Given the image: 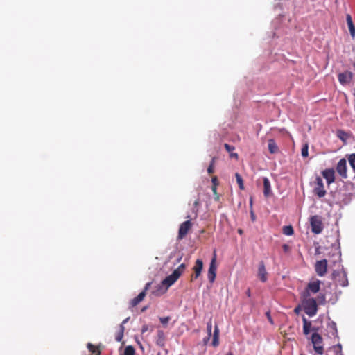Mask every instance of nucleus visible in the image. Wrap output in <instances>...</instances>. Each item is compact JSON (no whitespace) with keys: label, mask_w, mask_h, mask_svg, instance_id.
Here are the masks:
<instances>
[{"label":"nucleus","mask_w":355,"mask_h":355,"mask_svg":"<svg viewBox=\"0 0 355 355\" xmlns=\"http://www.w3.org/2000/svg\"><path fill=\"white\" fill-rule=\"evenodd\" d=\"M302 300V305L304 312L309 316H314L318 311L317 300L311 296L306 297L304 295H300Z\"/></svg>","instance_id":"1"},{"label":"nucleus","mask_w":355,"mask_h":355,"mask_svg":"<svg viewBox=\"0 0 355 355\" xmlns=\"http://www.w3.org/2000/svg\"><path fill=\"white\" fill-rule=\"evenodd\" d=\"M313 349L317 354L322 355L324 352L323 346V338L317 332H313L311 337Z\"/></svg>","instance_id":"2"},{"label":"nucleus","mask_w":355,"mask_h":355,"mask_svg":"<svg viewBox=\"0 0 355 355\" xmlns=\"http://www.w3.org/2000/svg\"><path fill=\"white\" fill-rule=\"evenodd\" d=\"M321 282L318 279L313 280L308 283L306 288L301 293L306 297L311 296V293H317L320 288Z\"/></svg>","instance_id":"3"},{"label":"nucleus","mask_w":355,"mask_h":355,"mask_svg":"<svg viewBox=\"0 0 355 355\" xmlns=\"http://www.w3.org/2000/svg\"><path fill=\"white\" fill-rule=\"evenodd\" d=\"M315 195H316L319 198L324 197L327 191L324 189L323 180L321 177L317 176L314 181V187L313 190Z\"/></svg>","instance_id":"4"},{"label":"nucleus","mask_w":355,"mask_h":355,"mask_svg":"<svg viewBox=\"0 0 355 355\" xmlns=\"http://www.w3.org/2000/svg\"><path fill=\"white\" fill-rule=\"evenodd\" d=\"M311 230L314 234H318L322 232L323 229L321 218L319 216H313L310 218Z\"/></svg>","instance_id":"5"},{"label":"nucleus","mask_w":355,"mask_h":355,"mask_svg":"<svg viewBox=\"0 0 355 355\" xmlns=\"http://www.w3.org/2000/svg\"><path fill=\"white\" fill-rule=\"evenodd\" d=\"M191 227L192 223L189 220L181 223L179 227L177 239L178 241L183 239L187 236Z\"/></svg>","instance_id":"6"},{"label":"nucleus","mask_w":355,"mask_h":355,"mask_svg":"<svg viewBox=\"0 0 355 355\" xmlns=\"http://www.w3.org/2000/svg\"><path fill=\"white\" fill-rule=\"evenodd\" d=\"M328 261L324 259L320 261H317L315 263V270L317 275L320 277H323L327 272Z\"/></svg>","instance_id":"7"},{"label":"nucleus","mask_w":355,"mask_h":355,"mask_svg":"<svg viewBox=\"0 0 355 355\" xmlns=\"http://www.w3.org/2000/svg\"><path fill=\"white\" fill-rule=\"evenodd\" d=\"M216 254H214V257L212 258L210 262L209 268L208 270L207 277L208 279L211 283H213L215 281L216 277Z\"/></svg>","instance_id":"8"},{"label":"nucleus","mask_w":355,"mask_h":355,"mask_svg":"<svg viewBox=\"0 0 355 355\" xmlns=\"http://www.w3.org/2000/svg\"><path fill=\"white\" fill-rule=\"evenodd\" d=\"M202 268L203 262L201 259H198L195 262L194 266L193 267V274L191 277V281H193V279H196L200 277Z\"/></svg>","instance_id":"9"},{"label":"nucleus","mask_w":355,"mask_h":355,"mask_svg":"<svg viewBox=\"0 0 355 355\" xmlns=\"http://www.w3.org/2000/svg\"><path fill=\"white\" fill-rule=\"evenodd\" d=\"M353 78V73L351 71H345L340 73L338 76L339 83L342 85H346L350 83Z\"/></svg>","instance_id":"10"},{"label":"nucleus","mask_w":355,"mask_h":355,"mask_svg":"<svg viewBox=\"0 0 355 355\" xmlns=\"http://www.w3.org/2000/svg\"><path fill=\"white\" fill-rule=\"evenodd\" d=\"M336 171L343 178H347V162L343 158L340 159L336 166Z\"/></svg>","instance_id":"11"},{"label":"nucleus","mask_w":355,"mask_h":355,"mask_svg":"<svg viewBox=\"0 0 355 355\" xmlns=\"http://www.w3.org/2000/svg\"><path fill=\"white\" fill-rule=\"evenodd\" d=\"M322 174L329 185L335 181V171L334 168H327L322 172Z\"/></svg>","instance_id":"12"},{"label":"nucleus","mask_w":355,"mask_h":355,"mask_svg":"<svg viewBox=\"0 0 355 355\" xmlns=\"http://www.w3.org/2000/svg\"><path fill=\"white\" fill-rule=\"evenodd\" d=\"M268 272L266 270L265 264L263 261H261L258 267V277L262 282H266L268 279Z\"/></svg>","instance_id":"13"},{"label":"nucleus","mask_w":355,"mask_h":355,"mask_svg":"<svg viewBox=\"0 0 355 355\" xmlns=\"http://www.w3.org/2000/svg\"><path fill=\"white\" fill-rule=\"evenodd\" d=\"M180 277L178 275V272H174L168 277H166L164 279L162 280V284L164 285L166 288H168L171 286H172Z\"/></svg>","instance_id":"14"},{"label":"nucleus","mask_w":355,"mask_h":355,"mask_svg":"<svg viewBox=\"0 0 355 355\" xmlns=\"http://www.w3.org/2000/svg\"><path fill=\"white\" fill-rule=\"evenodd\" d=\"M303 322V333L304 335H308L311 330L313 331V332H316L318 329L313 327L311 329V322L309 321L305 317L302 318Z\"/></svg>","instance_id":"15"},{"label":"nucleus","mask_w":355,"mask_h":355,"mask_svg":"<svg viewBox=\"0 0 355 355\" xmlns=\"http://www.w3.org/2000/svg\"><path fill=\"white\" fill-rule=\"evenodd\" d=\"M346 21L349 28V31L352 37L354 39L355 37V26L353 24L352 17L349 14H347L346 15Z\"/></svg>","instance_id":"16"},{"label":"nucleus","mask_w":355,"mask_h":355,"mask_svg":"<svg viewBox=\"0 0 355 355\" xmlns=\"http://www.w3.org/2000/svg\"><path fill=\"white\" fill-rule=\"evenodd\" d=\"M263 194L266 197H268L271 193L270 182L268 178H263Z\"/></svg>","instance_id":"17"},{"label":"nucleus","mask_w":355,"mask_h":355,"mask_svg":"<svg viewBox=\"0 0 355 355\" xmlns=\"http://www.w3.org/2000/svg\"><path fill=\"white\" fill-rule=\"evenodd\" d=\"M146 293L145 291H141L137 297L133 298L130 304L132 307L136 306L138 304H139L145 297Z\"/></svg>","instance_id":"18"},{"label":"nucleus","mask_w":355,"mask_h":355,"mask_svg":"<svg viewBox=\"0 0 355 355\" xmlns=\"http://www.w3.org/2000/svg\"><path fill=\"white\" fill-rule=\"evenodd\" d=\"M268 150H269V152L271 153V154H275V153H277L279 150V148L275 141V139H270L268 140Z\"/></svg>","instance_id":"19"},{"label":"nucleus","mask_w":355,"mask_h":355,"mask_svg":"<svg viewBox=\"0 0 355 355\" xmlns=\"http://www.w3.org/2000/svg\"><path fill=\"white\" fill-rule=\"evenodd\" d=\"M168 288H166V287L162 284V282L160 284H159L155 291H153V295L155 296L161 295L164 293H165Z\"/></svg>","instance_id":"20"},{"label":"nucleus","mask_w":355,"mask_h":355,"mask_svg":"<svg viewBox=\"0 0 355 355\" xmlns=\"http://www.w3.org/2000/svg\"><path fill=\"white\" fill-rule=\"evenodd\" d=\"M212 345L214 347H217L219 345V329L217 325L214 328Z\"/></svg>","instance_id":"21"},{"label":"nucleus","mask_w":355,"mask_h":355,"mask_svg":"<svg viewBox=\"0 0 355 355\" xmlns=\"http://www.w3.org/2000/svg\"><path fill=\"white\" fill-rule=\"evenodd\" d=\"M87 348L89 351L93 354V355H100L101 352L98 347L91 344L88 343Z\"/></svg>","instance_id":"22"},{"label":"nucleus","mask_w":355,"mask_h":355,"mask_svg":"<svg viewBox=\"0 0 355 355\" xmlns=\"http://www.w3.org/2000/svg\"><path fill=\"white\" fill-rule=\"evenodd\" d=\"M283 234L287 236H291L294 233L293 228L291 225H286L283 227Z\"/></svg>","instance_id":"23"},{"label":"nucleus","mask_w":355,"mask_h":355,"mask_svg":"<svg viewBox=\"0 0 355 355\" xmlns=\"http://www.w3.org/2000/svg\"><path fill=\"white\" fill-rule=\"evenodd\" d=\"M125 327L123 325H120V329L119 332L116 333L115 339L117 342H121L123 337Z\"/></svg>","instance_id":"24"},{"label":"nucleus","mask_w":355,"mask_h":355,"mask_svg":"<svg viewBox=\"0 0 355 355\" xmlns=\"http://www.w3.org/2000/svg\"><path fill=\"white\" fill-rule=\"evenodd\" d=\"M235 177L236 179V182L239 184V189L241 190H243L245 189V187H244L243 180L241 175L240 174H239L238 173H236L235 174Z\"/></svg>","instance_id":"25"},{"label":"nucleus","mask_w":355,"mask_h":355,"mask_svg":"<svg viewBox=\"0 0 355 355\" xmlns=\"http://www.w3.org/2000/svg\"><path fill=\"white\" fill-rule=\"evenodd\" d=\"M185 269H186L185 263H182L173 272H178V275L180 277L182 275V273L184 272Z\"/></svg>","instance_id":"26"},{"label":"nucleus","mask_w":355,"mask_h":355,"mask_svg":"<svg viewBox=\"0 0 355 355\" xmlns=\"http://www.w3.org/2000/svg\"><path fill=\"white\" fill-rule=\"evenodd\" d=\"M135 351L132 346H127L124 349V355H135Z\"/></svg>","instance_id":"27"},{"label":"nucleus","mask_w":355,"mask_h":355,"mask_svg":"<svg viewBox=\"0 0 355 355\" xmlns=\"http://www.w3.org/2000/svg\"><path fill=\"white\" fill-rule=\"evenodd\" d=\"M348 161L351 167L355 171V153L349 155Z\"/></svg>","instance_id":"28"},{"label":"nucleus","mask_w":355,"mask_h":355,"mask_svg":"<svg viewBox=\"0 0 355 355\" xmlns=\"http://www.w3.org/2000/svg\"><path fill=\"white\" fill-rule=\"evenodd\" d=\"M215 160H216V158L213 157L211 161V163L207 168V172L209 174H212L214 171V168Z\"/></svg>","instance_id":"29"},{"label":"nucleus","mask_w":355,"mask_h":355,"mask_svg":"<svg viewBox=\"0 0 355 355\" xmlns=\"http://www.w3.org/2000/svg\"><path fill=\"white\" fill-rule=\"evenodd\" d=\"M309 146L308 144H305L304 146H303L302 148V156L304 157H308L309 155Z\"/></svg>","instance_id":"30"},{"label":"nucleus","mask_w":355,"mask_h":355,"mask_svg":"<svg viewBox=\"0 0 355 355\" xmlns=\"http://www.w3.org/2000/svg\"><path fill=\"white\" fill-rule=\"evenodd\" d=\"M328 326L332 330L333 335L337 334L336 324L334 322H331L330 323H329Z\"/></svg>","instance_id":"31"},{"label":"nucleus","mask_w":355,"mask_h":355,"mask_svg":"<svg viewBox=\"0 0 355 355\" xmlns=\"http://www.w3.org/2000/svg\"><path fill=\"white\" fill-rule=\"evenodd\" d=\"M199 205H200V200L196 199L193 202V211L195 212V218L197 217V212H198Z\"/></svg>","instance_id":"32"},{"label":"nucleus","mask_w":355,"mask_h":355,"mask_svg":"<svg viewBox=\"0 0 355 355\" xmlns=\"http://www.w3.org/2000/svg\"><path fill=\"white\" fill-rule=\"evenodd\" d=\"M211 329H212V323H211V320H210L207 324V334L209 335V336H211Z\"/></svg>","instance_id":"33"},{"label":"nucleus","mask_w":355,"mask_h":355,"mask_svg":"<svg viewBox=\"0 0 355 355\" xmlns=\"http://www.w3.org/2000/svg\"><path fill=\"white\" fill-rule=\"evenodd\" d=\"M317 300L320 304H324V302H326L325 295L324 294H320L318 296Z\"/></svg>","instance_id":"34"},{"label":"nucleus","mask_w":355,"mask_h":355,"mask_svg":"<svg viewBox=\"0 0 355 355\" xmlns=\"http://www.w3.org/2000/svg\"><path fill=\"white\" fill-rule=\"evenodd\" d=\"M224 147H225V150L230 153H232V151H233L235 149L234 146H231L228 144H225Z\"/></svg>","instance_id":"35"},{"label":"nucleus","mask_w":355,"mask_h":355,"mask_svg":"<svg viewBox=\"0 0 355 355\" xmlns=\"http://www.w3.org/2000/svg\"><path fill=\"white\" fill-rule=\"evenodd\" d=\"M159 320L162 324L166 325L170 320V317L167 316L164 318H160Z\"/></svg>","instance_id":"36"},{"label":"nucleus","mask_w":355,"mask_h":355,"mask_svg":"<svg viewBox=\"0 0 355 355\" xmlns=\"http://www.w3.org/2000/svg\"><path fill=\"white\" fill-rule=\"evenodd\" d=\"M345 135H346V134H345V132L344 131H341V130H340V131H338V137H339L341 140H343V141H345V137H344V136H345Z\"/></svg>","instance_id":"37"},{"label":"nucleus","mask_w":355,"mask_h":355,"mask_svg":"<svg viewBox=\"0 0 355 355\" xmlns=\"http://www.w3.org/2000/svg\"><path fill=\"white\" fill-rule=\"evenodd\" d=\"M282 248H283V250L285 252H288L290 251L291 250V248L290 246L288 245V244H284L282 245Z\"/></svg>","instance_id":"38"},{"label":"nucleus","mask_w":355,"mask_h":355,"mask_svg":"<svg viewBox=\"0 0 355 355\" xmlns=\"http://www.w3.org/2000/svg\"><path fill=\"white\" fill-rule=\"evenodd\" d=\"M211 182H212L213 185L218 186V178H217V177H216V176H214V177H212V178H211Z\"/></svg>","instance_id":"39"},{"label":"nucleus","mask_w":355,"mask_h":355,"mask_svg":"<svg viewBox=\"0 0 355 355\" xmlns=\"http://www.w3.org/2000/svg\"><path fill=\"white\" fill-rule=\"evenodd\" d=\"M150 286H151V282L146 283L143 291H145V293H146L150 288Z\"/></svg>","instance_id":"40"},{"label":"nucleus","mask_w":355,"mask_h":355,"mask_svg":"<svg viewBox=\"0 0 355 355\" xmlns=\"http://www.w3.org/2000/svg\"><path fill=\"white\" fill-rule=\"evenodd\" d=\"M148 330V325L146 324H144L141 327V334H144L145 333L146 331H147Z\"/></svg>","instance_id":"41"},{"label":"nucleus","mask_w":355,"mask_h":355,"mask_svg":"<svg viewBox=\"0 0 355 355\" xmlns=\"http://www.w3.org/2000/svg\"><path fill=\"white\" fill-rule=\"evenodd\" d=\"M158 336H159V340L162 339V341L164 340V333L162 331H158Z\"/></svg>","instance_id":"42"},{"label":"nucleus","mask_w":355,"mask_h":355,"mask_svg":"<svg viewBox=\"0 0 355 355\" xmlns=\"http://www.w3.org/2000/svg\"><path fill=\"white\" fill-rule=\"evenodd\" d=\"M230 157H233V158H235V159H236L239 158V155H238V154H237V153H230Z\"/></svg>","instance_id":"43"},{"label":"nucleus","mask_w":355,"mask_h":355,"mask_svg":"<svg viewBox=\"0 0 355 355\" xmlns=\"http://www.w3.org/2000/svg\"><path fill=\"white\" fill-rule=\"evenodd\" d=\"M300 310H301V307H300V306H296V307L295 308V309H294V312H295V313L298 314V313H300Z\"/></svg>","instance_id":"44"},{"label":"nucleus","mask_w":355,"mask_h":355,"mask_svg":"<svg viewBox=\"0 0 355 355\" xmlns=\"http://www.w3.org/2000/svg\"><path fill=\"white\" fill-rule=\"evenodd\" d=\"M210 337H211V336H209V335L207 334V336L203 339V341H204V343H205V345H206V344L208 343V341L209 340Z\"/></svg>","instance_id":"45"},{"label":"nucleus","mask_w":355,"mask_h":355,"mask_svg":"<svg viewBox=\"0 0 355 355\" xmlns=\"http://www.w3.org/2000/svg\"><path fill=\"white\" fill-rule=\"evenodd\" d=\"M216 190H217V186L213 185L212 186V191H213V193L214 194H216V195L217 194Z\"/></svg>","instance_id":"46"},{"label":"nucleus","mask_w":355,"mask_h":355,"mask_svg":"<svg viewBox=\"0 0 355 355\" xmlns=\"http://www.w3.org/2000/svg\"><path fill=\"white\" fill-rule=\"evenodd\" d=\"M129 319H130V317H128V318H125V320H123L122 323L121 324V325H123V327H124V324L128 322Z\"/></svg>","instance_id":"47"},{"label":"nucleus","mask_w":355,"mask_h":355,"mask_svg":"<svg viewBox=\"0 0 355 355\" xmlns=\"http://www.w3.org/2000/svg\"><path fill=\"white\" fill-rule=\"evenodd\" d=\"M246 295H247V296H248V297H250V295H251V292H250V288H248V289L247 290V291H246Z\"/></svg>","instance_id":"48"},{"label":"nucleus","mask_w":355,"mask_h":355,"mask_svg":"<svg viewBox=\"0 0 355 355\" xmlns=\"http://www.w3.org/2000/svg\"><path fill=\"white\" fill-rule=\"evenodd\" d=\"M237 232L239 234H242L243 233V230L241 229H239Z\"/></svg>","instance_id":"49"},{"label":"nucleus","mask_w":355,"mask_h":355,"mask_svg":"<svg viewBox=\"0 0 355 355\" xmlns=\"http://www.w3.org/2000/svg\"><path fill=\"white\" fill-rule=\"evenodd\" d=\"M162 343V340H158V341H157V344H158V345H163V343Z\"/></svg>","instance_id":"50"},{"label":"nucleus","mask_w":355,"mask_h":355,"mask_svg":"<svg viewBox=\"0 0 355 355\" xmlns=\"http://www.w3.org/2000/svg\"><path fill=\"white\" fill-rule=\"evenodd\" d=\"M226 355H233V353L232 352H229Z\"/></svg>","instance_id":"51"},{"label":"nucleus","mask_w":355,"mask_h":355,"mask_svg":"<svg viewBox=\"0 0 355 355\" xmlns=\"http://www.w3.org/2000/svg\"><path fill=\"white\" fill-rule=\"evenodd\" d=\"M146 309H147V307H146V306H145V307H144V308L141 309V311H146Z\"/></svg>","instance_id":"52"},{"label":"nucleus","mask_w":355,"mask_h":355,"mask_svg":"<svg viewBox=\"0 0 355 355\" xmlns=\"http://www.w3.org/2000/svg\"><path fill=\"white\" fill-rule=\"evenodd\" d=\"M138 343H139V345H140V347H141V348H143V347H142V345H141V343H140L139 342H138Z\"/></svg>","instance_id":"53"},{"label":"nucleus","mask_w":355,"mask_h":355,"mask_svg":"<svg viewBox=\"0 0 355 355\" xmlns=\"http://www.w3.org/2000/svg\"><path fill=\"white\" fill-rule=\"evenodd\" d=\"M252 198H250V203L252 204Z\"/></svg>","instance_id":"54"},{"label":"nucleus","mask_w":355,"mask_h":355,"mask_svg":"<svg viewBox=\"0 0 355 355\" xmlns=\"http://www.w3.org/2000/svg\"><path fill=\"white\" fill-rule=\"evenodd\" d=\"M157 355H159V354H157Z\"/></svg>","instance_id":"55"}]
</instances>
